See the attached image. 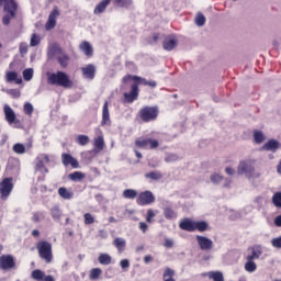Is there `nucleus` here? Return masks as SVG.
<instances>
[{"mask_svg": "<svg viewBox=\"0 0 281 281\" xmlns=\"http://www.w3.org/2000/svg\"><path fill=\"white\" fill-rule=\"evenodd\" d=\"M61 162L64 166H71V168H80V162H78V159L74 158L71 154H63Z\"/></svg>", "mask_w": 281, "mask_h": 281, "instance_id": "obj_17", "label": "nucleus"}, {"mask_svg": "<svg viewBox=\"0 0 281 281\" xmlns=\"http://www.w3.org/2000/svg\"><path fill=\"white\" fill-rule=\"evenodd\" d=\"M111 126V114L109 113V101H104L102 108V121L101 126Z\"/></svg>", "mask_w": 281, "mask_h": 281, "instance_id": "obj_18", "label": "nucleus"}, {"mask_svg": "<svg viewBox=\"0 0 281 281\" xmlns=\"http://www.w3.org/2000/svg\"><path fill=\"white\" fill-rule=\"evenodd\" d=\"M100 238H109V233L104 229L99 231Z\"/></svg>", "mask_w": 281, "mask_h": 281, "instance_id": "obj_61", "label": "nucleus"}, {"mask_svg": "<svg viewBox=\"0 0 281 281\" xmlns=\"http://www.w3.org/2000/svg\"><path fill=\"white\" fill-rule=\"evenodd\" d=\"M50 214L54 221H60V216H63V211H60V207L58 206H53L50 210Z\"/></svg>", "mask_w": 281, "mask_h": 281, "instance_id": "obj_38", "label": "nucleus"}, {"mask_svg": "<svg viewBox=\"0 0 281 281\" xmlns=\"http://www.w3.org/2000/svg\"><path fill=\"white\" fill-rule=\"evenodd\" d=\"M98 260L100 265H104V266L111 265L112 262L111 255L109 254H100Z\"/></svg>", "mask_w": 281, "mask_h": 281, "instance_id": "obj_34", "label": "nucleus"}, {"mask_svg": "<svg viewBox=\"0 0 281 281\" xmlns=\"http://www.w3.org/2000/svg\"><path fill=\"white\" fill-rule=\"evenodd\" d=\"M89 142H90V138L87 135L80 134L77 136V144H79V146H87Z\"/></svg>", "mask_w": 281, "mask_h": 281, "instance_id": "obj_43", "label": "nucleus"}, {"mask_svg": "<svg viewBox=\"0 0 281 281\" xmlns=\"http://www.w3.org/2000/svg\"><path fill=\"white\" fill-rule=\"evenodd\" d=\"M95 65L88 64L86 67L81 68L82 78L85 80H93L95 78Z\"/></svg>", "mask_w": 281, "mask_h": 281, "instance_id": "obj_15", "label": "nucleus"}, {"mask_svg": "<svg viewBox=\"0 0 281 281\" xmlns=\"http://www.w3.org/2000/svg\"><path fill=\"white\" fill-rule=\"evenodd\" d=\"M153 260H154V258H153V256H150V255H146V256L144 257V262H145V265H148L149 262H153Z\"/></svg>", "mask_w": 281, "mask_h": 281, "instance_id": "obj_62", "label": "nucleus"}, {"mask_svg": "<svg viewBox=\"0 0 281 281\" xmlns=\"http://www.w3.org/2000/svg\"><path fill=\"white\" fill-rule=\"evenodd\" d=\"M250 249H251V255H248L246 257V260H258V258L262 256V247L254 246Z\"/></svg>", "mask_w": 281, "mask_h": 281, "instance_id": "obj_23", "label": "nucleus"}, {"mask_svg": "<svg viewBox=\"0 0 281 281\" xmlns=\"http://www.w3.org/2000/svg\"><path fill=\"white\" fill-rule=\"evenodd\" d=\"M3 5L5 14L2 18L3 25H8L19 12V2L16 0H0V8Z\"/></svg>", "mask_w": 281, "mask_h": 281, "instance_id": "obj_4", "label": "nucleus"}, {"mask_svg": "<svg viewBox=\"0 0 281 281\" xmlns=\"http://www.w3.org/2000/svg\"><path fill=\"white\" fill-rule=\"evenodd\" d=\"M272 247H276L277 249H281V237H276L271 240Z\"/></svg>", "mask_w": 281, "mask_h": 281, "instance_id": "obj_55", "label": "nucleus"}, {"mask_svg": "<svg viewBox=\"0 0 281 281\" xmlns=\"http://www.w3.org/2000/svg\"><path fill=\"white\" fill-rule=\"evenodd\" d=\"M23 112L25 113V115L32 116V114L34 113V105H32V103L30 102H26L23 106Z\"/></svg>", "mask_w": 281, "mask_h": 281, "instance_id": "obj_48", "label": "nucleus"}, {"mask_svg": "<svg viewBox=\"0 0 281 281\" xmlns=\"http://www.w3.org/2000/svg\"><path fill=\"white\" fill-rule=\"evenodd\" d=\"M45 218V213L44 212H35L33 213V222L34 223H41Z\"/></svg>", "mask_w": 281, "mask_h": 281, "instance_id": "obj_51", "label": "nucleus"}, {"mask_svg": "<svg viewBox=\"0 0 281 281\" xmlns=\"http://www.w3.org/2000/svg\"><path fill=\"white\" fill-rule=\"evenodd\" d=\"M272 203L276 207H281V192H277L273 194Z\"/></svg>", "mask_w": 281, "mask_h": 281, "instance_id": "obj_49", "label": "nucleus"}, {"mask_svg": "<svg viewBox=\"0 0 281 281\" xmlns=\"http://www.w3.org/2000/svg\"><path fill=\"white\" fill-rule=\"evenodd\" d=\"M179 159V156L175 155V154H168L166 157H165V161L167 164H170L172 161H177Z\"/></svg>", "mask_w": 281, "mask_h": 281, "instance_id": "obj_53", "label": "nucleus"}, {"mask_svg": "<svg viewBox=\"0 0 281 281\" xmlns=\"http://www.w3.org/2000/svg\"><path fill=\"white\" fill-rule=\"evenodd\" d=\"M207 229H210V224H207V222L205 221H199L195 222L194 225V232H207Z\"/></svg>", "mask_w": 281, "mask_h": 281, "instance_id": "obj_30", "label": "nucleus"}, {"mask_svg": "<svg viewBox=\"0 0 281 281\" xmlns=\"http://www.w3.org/2000/svg\"><path fill=\"white\" fill-rule=\"evenodd\" d=\"M27 52V47L25 46V44H21L20 45V54H25Z\"/></svg>", "mask_w": 281, "mask_h": 281, "instance_id": "obj_64", "label": "nucleus"}, {"mask_svg": "<svg viewBox=\"0 0 281 281\" xmlns=\"http://www.w3.org/2000/svg\"><path fill=\"white\" fill-rule=\"evenodd\" d=\"M56 60L61 69H67L69 67L71 57L67 55V53L59 50L58 55L56 56Z\"/></svg>", "mask_w": 281, "mask_h": 281, "instance_id": "obj_16", "label": "nucleus"}, {"mask_svg": "<svg viewBox=\"0 0 281 281\" xmlns=\"http://www.w3.org/2000/svg\"><path fill=\"white\" fill-rule=\"evenodd\" d=\"M212 183H221L223 181V176L215 173L211 176Z\"/></svg>", "mask_w": 281, "mask_h": 281, "instance_id": "obj_54", "label": "nucleus"}, {"mask_svg": "<svg viewBox=\"0 0 281 281\" xmlns=\"http://www.w3.org/2000/svg\"><path fill=\"white\" fill-rule=\"evenodd\" d=\"M137 190L135 189H126L123 191V199H137Z\"/></svg>", "mask_w": 281, "mask_h": 281, "instance_id": "obj_35", "label": "nucleus"}, {"mask_svg": "<svg viewBox=\"0 0 281 281\" xmlns=\"http://www.w3.org/2000/svg\"><path fill=\"white\" fill-rule=\"evenodd\" d=\"M14 166H19V159H16V158H9L7 167L10 168V170H12V168H14Z\"/></svg>", "mask_w": 281, "mask_h": 281, "instance_id": "obj_52", "label": "nucleus"}, {"mask_svg": "<svg viewBox=\"0 0 281 281\" xmlns=\"http://www.w3.org/2000/svg\"><path fill=\"white\" fill-rule=\"evenodd\" d=\"M194 22L198 27H203V25H205V15H203V13H198Z\"/></svg>", "mask_w": 281, "mask_h": 281, "instance_id": "obj_46", "label": "nucleus"}, {"mask_svg": "<svg viewBox=\"0 0 281 281\" xmlns=\"http://www.w3.org/2000/svg\"><path fill=\"white\" fill-rule=\"evenodd\" d=\"M145 179H149L150 181H159V179H164V175L161 171H150L145 173Z\"/></svg>", "mask_w": 281, "mask_h": 281, "instance_id": "obj_29", "label": "nucleus"}, {"mask_svg": "<svg viewBox=\"0 0 281 281\" xmlns=\"http://www.w3.org/2000/svg\"><path fill=\"white\" fill-rule=\"evenodd\" d=\"M138 116L142 122H155L159 116V108L158 106H144L138 111Z\"/></svg>", "mask_w": 281, "mask_h": 281, "instance_id": "obj_6", "label": "nucleus"}, {"mask_svg": "<svg viewBox=\"0 0 281 281\" xmlns=\"http://www.w3.org/2000/svg\"><path fill=\"white\" fill-rule=\"evenodd\" d=\"M113 245L117 249L119 254H122L126 249V239L122 237H116L113 240Z\"/></svg>", "mask_w": 281, "mask_h": 281, "instance_id": "obj_25", "label": "nucleus"}, {"mask_svg": "<svg viewBox=\"0 0 281 281\" xmlns=\"http://www.w3.org/2000/svg\"><path fill=\"white\" fill-rule=\"evenodd\" d=\"M110 4H111V0H102L95 5L93 10V14H102V12H105L106 7H109Z\"/></svg>", "mask_w": 281, "mask_h": 281, "instance_id": "obj_24", "label": "nucleus"}, {"mask_svg": "<svg viewBox=\"0 0 281 281\" xmlns=\"http://www.w3.org/2000/svg\"><path fill=\"white\" fill-rule=\"evenodd\" d=\"M68 179H70V181H82V179H85V173H82V171H75L69 173Z\"/></svg>", "mask_w": 281, "mask_h": 281, "instance_id": "obj_36", "label": "nucleus"}, {"mask_svg": "<svg viewBox=\"0 0 281 281\" xmlns=\"http://www.w3.org/2000/svg\"><path fill=\"white\" fill-rule=\"evenodd\" d=\"M38 256L42 260H45L47 265L54 260V254L52 251V243L47 240H41L36 244Z\"/></svg>", "mask_w": 281, "mask_h": 281, "instance_id": "obj_5", "label": "nucleus"}, {"mask_svg": "<svg viewBox=\"0 0 281 281\" xmlns=\"http://www.w3.org/2000/svg\"><path fill=\"white\" fill-rule=\"evenodd\" d=\"M133 80L134 83L131 86V91L125 92L123 94L124 102H127V104H133L135 100H138L139 98V85H144V87H148V80L146 78H142L139 76H133V75H126L123 77L122 82L126 83L128 81Z\"/></svg>", "mask_w": 281, "mask_h": 281, "instance_id": "obj_1", "label": "nucleus"}, {"mask_svg": "<svg viewBox=\"0 0 281 281\" xmlns=\"http://www.w3.org/2000/svg\"><path fill=\"white\" fill-rule=\"evenodd\" d=\"M164 281H177L175 280V270L167 268L162 274Z\"/></svg>", "mask_w": 281, "mask_h": 281, "instance_id": "obj_33", "label": "nucleus"}, {"mask_svg": "<svg viewBox=\"0 0 281 281\" xmlns=\"http://www.w3.org/2000/svg\"><path fill=\"white\" fill-rule=\"evenodd\" d=\"M195 222L191 218H184L180 222L179 227L183 229V232H194Z\"/></svg>", "mask_w": 281, "mask_h": 281, "instance_id": "obj_20", "label": "nucleus"}, {"mask_svg": "<svg viewBox=\"0 0 281 281\" xmlns=\"http://www.w3.org/2000/svg\"><path fill=\"white\" fill-rule=\"evenodd\" d=\"M93 146H94V148H93L92 153H95V154L102 153V150H104V137H102V136L97 137L94 139Z\"/></svg>", "mask_w": 281, "mask_h": 281, "instance_id": "obj_26", "label": "nucleus"}, {"mask_svg": "<svg viewBox=\"0 0 281 281\" xmlns=\"http://www.w3.org/2000/svg\"><path fill=\"white\" fill-rule=\"evenodd\" d=\"M9 95H12V98H21V90L19 89H11L8 91Z\"/></svg>", "mask_w": 281, "mask_h": 281, "instance_id": "obj_56", "label": "nucleus"}, {"mask_svg": "<svg viewBox=\"0 0 281 281\" xmlns=\"http://www.w3.org/2000/svg\"><path fill=\"white\" fill-rule=\"evenodd\" d=\"M41 44V37L40 36H32L31 37V47H36V45Z\"/></svg>", "mask_w": 281, "mask_h": 281, "instance_id": "obj_57", "label": "nucleus"}, {"mask_svg": "<svg viewBox=\"0 0 281 281\" xmlns=\"http://www.w3.org/2000/svg\"><path fill=\"white\" fill-rule=\"evenodd\" d=\"M274 225H276V227H281V215H279L274 218Z\"/></svg>", "mask_w": 281, "mask_h": 281, "instance_id": "obj_63", "label": "nucleus"}, {"mask_svg": "<svg viewBox=\"0 0 281 281\" xmlns=\"http://www.w3.org/2000/svg\"><path fill=\"white\" fill-rule=\"evenodd\" d=\"M245 269L248 271V273H254L256 269H258V266H256V262L251 259H247V262L245 263Z\"/></svg>", "mask_w": 281, "mask_h": 281, "instance_id": "obj_41", "label": "nucleus"}, {"mask_svg": "<svg viewBox=\"0 0 281 281\" xmlns=\"http://www.w3.org/2000/svg\"><path fill=\"white\" fill-rule=\"evenodd\" d=\"M207 277L213 281H225V277H223L221 271H211L207 273Z\"/></svg>", "mask_w": 281, "mask_h": 281, "instance_id": "obj_31", "label": "nucleus"}, {"mask_svg": "<svg viewBox=\"0 0 281 281\" xmlns=\"http://www.w3.org/2000/svg\"><path fill=\"white\" fill-rule=\"evenodd\" d=\"M237 175H245L249 180L260 179V171L256 170V161L254 160H240L237 167Z\"/></svg>", "mask_w": 281, "mask_h": 281, "instance_id": "obj_3", "label": "nucleus"}, {"mask_svg": "<svg viewBox=\"0 0 281 281\" xmlns=\"http://www.w3.org/2000/svg\"><path fill=\"white\" fill-rule=\"evenodd\" d=\"M254 139H255L256 144H262V142H265V139H266L265 133H262L260 131H255Z\"/></svg>", "mask_w": 281, "mask_h": 281, "instance_id": "obj_42", "label": "nucleus"}, {"mask_svg": "<svg viewBox=\"0 0 281 281\" xmlns=\"http://www.w3.org/2000/svg\"><path fill=\"white\" fill-rule=\"evenodd\" d=\"M195 239L202 251H210L214 247V241L205 236L196 235Z\"/></svg>", "mask_w": 281, "mask_h": 281, "instance_id": "obj_12", "label": "nucleus"}, {"mask_svg": "<svg viewBox=\"0 0 281 281\" xmlns=\"http://www.w3.org/2000/svg\"><path fill=\"white\" fill-rule=\"evenodd\" d=\"M4 111V120L8 122V124H19V119H16V114L14 113V110L9 104H4L3 106Z\"/></svg>", "mask_w": 281, "mask_h": 281, "instance_id": "obj_13", "label": "nucleus"}, {"mask_svg": "<svg viewBox=\"0 0 281 281\" xmlns=\"http://www.w3.org/2000/svg\"><path fill=\"white\" fill-rule=\"evenodd\" d=\"M22 76H23L24 80L30 82V80H32V78H34V69H32V68L24 69L22 72Z\"/></svg>", "mask_w": 281, "mask_h": 281, "instance_id": "obj_45", "label": "nucleus"}, {"mask_svg": "<svg viewBox=\"0 0 281 281\" xmlns=\"http://www.w3.org/2000/svg\"><path fill=\"white\" fill-rule=\"evenodd\" d=\"M13 153H16V155H24L25 153V145L18 143L13 145Z\"/></svg>", "mask_w": 281, "mask_h": 281, "instance_id": "obj_47", "label": "nucleus"}, {"mask_svg": "<svg viewBox=\"0 0 281 281\" xmlns=\"http://www.w3.org/2000/svg\"><path fill=\"white\" fill-rule=\"evenodd\" d=\"M13 188H14V184H12V178H4L0 182V194H1L2 201H5L10 196Z\"/></svg>", "mask_w": 281, "mask_h": 281, "instance_id": "obj_10", "label": "nucleus"}, {"mask_svg": "<svg viewBox=\"0 0 281 281\" xmlns=\"http://www.w3.org/2000/svg\"><path fill=\"white\" fill-rule=\"evenodd\" d=\"M58 16H60V11H58V8L55 7L52 12L48 15V20L45 24V29L47 31L49 30H54L56 27V19H58Z\"/></svg>", "mask_w": 281, "mask_h": 281, "instance_id": "obj_14", "label": "nucleus"}, {"mask_svg": "<svg viewBox=\"0 0 281 281\" xmlns=\"http://www.w3.org/2000/svg\"><path fill=\"white\" fill-rule=\"evenodd\" d=\"M120 266L123 268V269H128V267H131V262L128 261V259H122L120 261Z\"/></svg>", "mask_w": 281, "mask_h": 281, "instance_id": "obj_58", "label": "nucleus"}, {"mask_svg": "<svg viewBox=\"0 0 281 281\" xmlns=\"http://www.w3.org/2000/svg\"><path fill=\"white\" fill-rule=\"evenodd\" d=\"M47 85L52 87H63V89H72L74 81L65 71L47 72Z\"/></svg>", "mask_w": 281, "mask_h": 281, "instance_id": "obj_2", "label": "nucleus"}, {"mask_svg": "<svg viewBox=\"0 0 281 281\" xmlns=\"http://www.w3.org/2000/svg\"><path fill=\"white\" fill-rule=\"evenodd\" d=\"M31 278L36 281H43V279L45 278V272L38 269L33 270L31 273Z\"/></svg>", "mask_w": 281, "mask_h": 281, "instance_id": "obj_39", "label": "nucleus"}, {"mask_svg": "<svg viewBox=\"0 0 281 281\" xmlns=\"http://www.w3.org/2000/svg\"><path fill=\"white\" fill-rule=\"evenodd\" d=\"M155 201H156L155 194L153 193V191H148V190L140 192L136 198V203L137 205H140V207H144L146 205H153Z\"/></svg>", "mask_w": 281, "mask_h": 281, "instance_id": "obj_8", "label": "nucleus"}, {"mask_svg": "<svg viewBox=\"0 0 281 281\" xmlns=\"http://www.w3.org/2000/svg\"><path fill=\"white\" fill-rule=\"evenodd\" d=\"M80 49L86 54V56H93V48L89 42L81 43Z\"/></svg>", "mask_w": 281, "mask_h": 281, "instance_id": "obj_32", "label": "nucleus"}, {"mask_svg": "<svg viewBox=\"0 0 281 281\" xmlns=\"http://www.w3.org/2000/svg\"><path fill=\"white\" fill-rule=\"evenodd\" d=\"M100 276H102V269L93 268L90 270L89 279L90 280H100Z\"/></svg>", "mask_w": 281, "mask_h": 281, "instance_id": "obj_37", "label": "nucleus"}, {"mask_svg": "<svg viewBox=\"0 0 281 281\" xmlns=\"http://www.w3.org/2000/svg\"><path fill=\"white\" fill-rule=\"evenodd\" d=\"M281 144L280 142L276 140V139H269L263 146H262V150H269L271 153H276V150H278V148H280Z\"/></svg>", "mask_w": 281, "mask_h": 281, "instance_id": "obj_21", "label": "nucleus"}, {"mask_svg": "<svg viewBox=\"0 0 281 281\" xmlns=\"http://www.w3.org/2000/svg\"><path fill=\"white\" fill-rule=\"evenodd\" d=\"M135 146L144 150H155V148H159V140L153 138H137Z\"/></svg>", "mask_w": 281, "mask_h": 281, "instance_id": "obj_7", "label": "nucleus"}, {"mask_svg": "<svg viewBox=\"0 0 281 281\" xmlns=\"http://www.w3.org/2000/svg\"><path fill=\"white\" fill-rule=\"evenodd\" d=\"M164 216L167 221H176L178 214L177 211H175L172 207L166 206L164 209Z\"/></svg>", "mask_w": 281, "mask_h": 281, "instance_id": "obj_27", "label": "nucleus"}, {"mask_svg": "<svg viewBox=\"0 0 281 281\" xmlns=\"http://www.w3.org/2000/svg\"><path fill=\"white\" fill-rule=\"evenodd\" d=\"M177 45H179V41H177V38L165 37L162 41V48L165 52H172Z\"/></svg>", "mask_w": 281, "mask_h": 281, "instance_id": "obj_19", "label": "nucleus"}, {"mask_svg": "<svg viewBox=\"0 0 281 281\" xmlns=\"http://www.w3.org/2000/svg\"><path fill=\"white\" fill-rule=\"evenodd\" d=\"M0 269L1 271H10L16 269V260L12 255H2L0 256Z\"/></svg>", "mask_w": 281, "mask_h": 281, "instance_id": "obj_9", "label": "nucleus"}, {"mask_svg": "<svg viewBox=\"0 0 281 281\" xmlns=\"http://www.w3.org/2000/svg\"><path fill=\"white\" fill-rule=\"evenodd\" d=\"M139 229L146 234V232H148V224H146L145 222H140L139 223Z\"/></svg>", "mask_w": 281, "mask_h": 281, "instance_id": "obj_59", "label": "nucleus"}, {"mask_svg": "<svg viewBox=\"0 0 281 281\" xmlns=\"http://www.w3.org/2000/svg\"><path fill=\"white\" fill-rule=\"evenodd\" d=\"M45 164H49V155L40 154L35 159V170H44L46 173L49 172Z\"/></svg>", "mask_w": 281, "mask_h": 281, "instance_id": "obj_11", "label": "nucleus"}, {"mask_svg": "<svg viewBox=\"0 0 281 281\" xmlns=\"http://www.w3.org/2000/svg\"><path fill=\"white\" fill-rule=\"evenodd\" d=\"M113 3L116 8H128L133 4V0H113Z\"/></svg>", "mask_w": 281, "mask_h": 281, "instance_id": "obj_40", "label": "nucleus"}, {"mask_svg": "<svg viewBox=\"0 0 281 281\" xmlns=\"http://www.w3.org/2000/svg\"><path fill=\"white\" fill-rule=\"evenodd\" d=\"M159 214L158 210L148 209L146 214V221L147 223H153V218Z\"/></svg>", "mask_w": 281, "mask_h": 281, "instance_id": "obj_44", "label": "nucleus"}, {"mask_svg": "<svg viewBox=\"0 0 281 281\" xmlns=\"http://www.w3.org/2000/svg\"><path fill=\"white\" fill-rule=\"evenodd\" d=\"M58 194L61 199H65L66 201H71V199H74V193L67 190V188L65 187H60L58 189Z\"/></svg>", "mask_w": 281, "mask_h": 281, "instance_id": "obj_28", "label": "nucleus"}, {"mask_svg": "<svg viewBox=\"0 0 281 281\" xmlns=\"http://www.w3.org/2000/svg\"><path fill=\"white\" fill-rule=\"evenodd\" d=\"M175 243L171 239H165V247L168 249L172 248Z\"/></svg>", "mask_w": 281, "mask_h": 281, "instance_id": "obj_60", "label": "nucleus"}, {"mask_svg": "<svg viewBox=\"0 0 281 281\" xmlns=\"http://www.w3.org/2000/svg\"><path fill=\"white\" fill-rule=\"evenodd\" d=\"M85 218V225H93L95 223V217L91 215V213H86L83 215Z\"/></svg>", "mask_w": 281, "mask_h": 281, "instance_id": "obj_50", "label": "nucleus"}, {"mask_svg": "<svg viewBox=\"0 0 281 281\" xmlns=\"http://www.w3.org/2000/svg\"><path fill=\"white\" fill-rule=\"evenodd\" d=\"M7 82H15V85H22L23 78L19 77V74L14 71H8L5 75Z\"/></svg>", "mask_w": 281, "mask_h": 281, "instance_id": "obj_22", "label": "nucleus"}]
</instances>
